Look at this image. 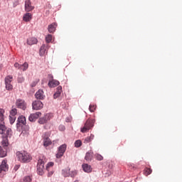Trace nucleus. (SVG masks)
<instances>
[{"instance_id": "nucleus-41", "label": "nucleus", "mask_w": 182, "mask_h": 182, "mask_svg": "<svg viewBox=\"0 0 182 182\" xmlns=\"http://www.w3.org/2000/svg\"><path fill=\"white\" fill-rule=\"evenodd\" d=\"M14 68H16V69H18V70H21V64L16 63L14 64Z\"/></svg>"}, {"instance_id": "nucleus-12", "label": "nucleus", "mask_w": 182, "mask_h": 182, "mask_svg": "<svg viewBox=\"0 0 182 182\" xmlns=\"http://www.w3.org/2000/svg\"><path fill=\"white\" fill-rule=\"evenodd\" d=\"M41 116H42V113H41V112L31 114L28 117V120L30 122H36L37 119H39V117H41Z\"/></svg>"}, {"instance_id": "nucleus-22", "label": "nucleus", "mask_w": 182, "mask_h": 182, "mask_svg": "<svg viewBox=\"0 0 182 182\" xmlns=\"http://www.w3.org/2000/svg\"><path fill=\"white\" fill-rule=\"evenodd\" d=\"M92 159H93V154L87 152L85 154V160H86V161H92Z\"/></svg>"}, {"instance_id": "nucleus-14", "label": "nucleus", "mask_w": 182, "mask_h": 182, "mask_svg": "<svg viewBox=\"0 0 182 182\" xmlns=\"http://www.w3.org/2000/svg\"><path fill=\"white\" fill-rule=\"evenodd\" d=\"M36 98H37L38 100H44L46 96L45 92H43V90H38V92L35 94Z\"/></svg>"}, {"instance_id": "nucleus-38", "label": "nucleus", "mask_w": 182, "mask_h": 182, "mask_svg": "<svg viewBox=\"0 0 182 182\" xmlns=\"http://www.w3.org/2000/svg\"><path fill=\"white\" fill-rule=\"evenodd\" d=\"M53 162H49L46 166V170L49 171V168H50V167H53Z\"/></svg>"}, {"instance_id": "nucleus-11", "label": "nucleus", "mask_w": 182, "mask_h": 182, "mask_svg": "<svg viewBox=\"0 0 182 182\" xmlns=\"http://www.w3.org/2000/svg\"><path fill=\"white\" fill-rule=\"evenodd\" d=\"M35 9V6H32V2L31 0H26L25 1V11L26 12H31Z\"/></svg>"}, {"instance_id": "nucleus-4", "label": "nucleus", "mask_w": 182, "mask_h": 182, "mask_svg": "<svg viewBox=\"0 0 182 182\" xmlns=\"http://www.w3.org/2000/svg\"><path fill=\"white\" fill-rule=\"evenodd\" d=\"M95 119H88L82 128L80 129L81 133H87L95 126Z\"/></svg>"}, {"instance_id": "nucleus-1", "label": "nucleus", "mask_w": 182, "mask_h": 182, "mask_svg": "<svg viewBox=\"0 0 182 182\" xmlns=\"http://www.w3.org/2000/svg\"><path fill=\"white\" fill-rule=\"evenodd\" d=\"M16 156L19 160L22 163H29L32 160V156L26 151L23 152H16Z\"/></svg>"}, {"instance_id": "nucleus-19", "label": "nucleus", "mask_w": 182, "mask_h": 182, "mask_svg": "<svg viewBox=\"0 0 182 182\" xmlns=\"http://www.w3.org/2000/svg\"><path fill=\"white\" fill-rule=\"evenodd\" d=\"M32 19V14L31 13H26L23 16V21L24 22H29Z\"/></svg>"}, {"instance_id": "nucleus-10", "label": "nucleus", "mask_w": 182, "mask_h": 182, "mask_svg": "<svg viewBox=\"0 0 182 182\" xmlns=\"http://www.w3.org/2000/svg\"><path fill=\"white\" fill-rule=\"evenodd\" d=\"M65 151H66V144H63L58 148V152L56 154L57 159H60V157L63 156L65 154Z\"/></svg>"}, {"instance_id": "nucleus-44", "label": "nucleus", "mask_w": 182, "mask_h": 182, "mask_svg": "<svg viewBox=\"0 0 182 182\" xmlns=\"http://www.w3.org/2000/svg\"><path fill=\"white\" fill-rule=\"evenodd\" d=\"M66 128L65 127V126L63 125H60L59 127V129L61 131V132H63V130H65Z\"/></svg>"}, {"instance_id": "nucleus-6", "label": "nucleus", "mask_w": 182, "mask_h": 182, "mask_svg": "<svg viewBox=\"0 0 182 182\" xmlns=\"http://www.w3.org/2000/svg\"><path fill=\"white\" fill-rule=\"evenodd\" d=\"M14 80V77L12 75H7L5 78V85L6 89L7 90H12L14 89V86L12 85V80Z\"/></svg>"}, {"instance_id": "nucleus-23", "label": "nucleus", "mask_w": 182, "mask_h": 182, "mask_svg": "<svg viewBox=\"0 0 182 182\" xmlns=\"http://www.w3.org/2000/svg\"><path fill=\"white\" fill-rule=\"evenodd\" d=\"M93 139H95V135L93 134H90V136H87L85 139H84V143L85 144H87V143H90V141H92V140H93Z\"/></svg>"}, {"instance_id": "nucleus-16", "label": "nucleus", "mask_w": 182, "mask_h": 182, "mask_svg": "<svg viewBox=\"0 0 182 182\" xmlns=\"http://www.w3.org/2000/svg\"><path fill=\"white\" fill-rule=\"evenodd\" d=\"M38 43V38L35 37H31L27 39V44L30 46H32V45H36Z\"/></svg>"}, {"instance_id": "nucleus-46", "label": "nucleus", "mask_w": 182, "mask_h": 182, "mask_svg": "<svg viewBox=\"0 0 182 182\" xmlns=\"http://www.w3.org/2000/svg\"><path fill=\"white\" fill-rule=\"evenodd\" d=\"M74 182H80L79 180H75Z\"/></svg>"}, {"instance_id": "nucleus-9", "label": "nucleus", "mask_w": 182, "mask_h": 182, "mask_svg": "<svg viewBox=\"0 0 182 182\" xmlns=\"http://www.w3.org/2000/svg\"><path fill=\"white\" fill-rule=\"evenodd\" d=\"M16 105L18 109H21V110H26V102L22 99H18L16 101Z\"/></svg>"}, {"instance_id": "nucleus-5", "label": "nucleus", "mask_w": 182, "mask_h": 182, "mask_svg": "<svg viewBox=\"0 0 182 182\" xmlns=\"http://www.w3.org/2000/svg\"><path fill=\"white\" fill-rule=\"evenodd\" d=\"M9 144V142L8 141V139H4L2 141V146H0V157L4 158L6 157V154L8 150V146Z\"/></svg>"}, {"instance_id": "nucleus-47", "label": "nucleus", "mask_w": 182, "mask_h": 182, "mask_svg": "<svg viewBox=\"0 0 182 182\" xmlns=\"http://www.w3.org/2000/svg\"><path fill=\"white\" fill-rule=\"evenodd\" d=\"M16 170H18V166H15L14 168Z\"/></svg>"}, {"instance_id": "nucleus-28", "label": "nucleus", "mask_w": 182, "mask_h": 182, "mask_svg": "<svg viewBox=\"0 0 182 182\" xmlns=\"http://www.w3.org/2000/svg\"><path fill=\"white\" fill-rule=\"evenodd\" d=\"M46 42L47 43H50L52 42V35L51 34H48L46 36Z\"/></svg>"}, {"instance_id": "nucleus-2", "label": "nucleus", "mask_w": 182, "mask_h": 182, "mask_svg": "<svg viewBox=\"0 0 182 182\" xmlns=\"http://www.w3.org/2000/svg\"><path fill=\"white\" fill-rule=\"evenodd\" d=\"M45 163H46V158L42 156L38 161L37 164V173L40 176H43V171L45 170Z\"/></svg>"}, {"instance_id": "nucleus-35", "label": "nucleus", "mask_w": 182, "mask_h": 182, "mask_svg": "<svg viewBox=\"0 0 182 182\" xmlns=\"http://www.w3.org/2000/svg\"><path fill=\"white\" fill-rule=\"evenodd\" d=\"M9 117H10L11 124H14V123H15V120H16V117H15L14 116H11V115H10Z\"/></svg>"}, {"instance_id": "nucleus-27", "label": "nucleus", "mask_w": 182, "mask_h": 182, "mask_svg": "<svg viewBox=\"0 0 182 182\" xmlns=\"http://www.w3.org/2000/svg\"><path fill=\"white\" fill-rule=\"evenodd\" d=\"M153 173V170L150 168H145L144 170V176H150Z\"/></svg>"}, {"instance_id": "nucleus-18", "label": "nucleus", "mask_w": 182, "mask_h": 182, "mask_svg": "<svg viewBox=\"0 0 182 182\" xmlns=\"http://www.w3.org/2000/svg\"><path fill=\"white\" fill-rule=\"evenodd\" d=\"M82 168L85 173H92V166L87 164H83Z\"/></svg>"}, {"instance_id": "nucleus-26", "label": "nucleus", "mask_w": 182, "mask_h": 182, "mask_svg": "<svg viewBox=\"0 0 182 182\" xmlns=\"http://www.w3.org/2000/svg\"><path fill=\"white\" fill-rule=\"evenodd\" d=\"M46 52V46L43 44L40 48V55L41 56H43Z\"/></svg>"}, {"instance_id": "nucleus-30", "label": "nucleus", "mask_w": 182, "mask_h": 182, "mask_svg": "<svg viewBox=\"0 0 182 182\" xmlns=\"http://www.w3.org/2000/svg\"><path fill=\"white\" fill-rule=\"evenodd\" d=\"M38 123H39V124H45L48 122H47L46 119H45V117H43L39 118Z\"/></svg>"}, {"instance_id": "nucleus-34", "label": "nucleus", "mask_w": 182, "mask_h": 182, "mask_svg": "<svg viewBox=\"0 0 182 182\" xmlns=\"http://www.w3.org/2000/svg\"><path fill=\"white\" fill-rule=\"evenodd\" d=\"M89 110H90V112L93 113V112H95V110H96V105H90Z\"/></svg>"}, {"instance_id": "nucleus-20", "label": "nucleus", "mask_w": 182, "mask_h": 182, "mask_svg": "<svg viewBox=\"0 0 182 182\" xmlns=\"http://www.w3.org/2000/svg\"><path fill=\"white\" fill-rule=\"evenodd\" d=\"M62 175L64 177H70V168L67 167L62 171Z\"/></svg>"}, {"instance_id": "nucleus-21", "label": "nucleus", "mask_w": 182, "mask_h": 182, "mask_svg": "<svg viewBox=\"0 0 182 182\" xmlns=\"http://www.w3.org/2000/svg\"><path fill=\"white\" fill-rule=\"evenodd\" d=\"M60 82L56 80H53L48 82L49 87H56V86H59Z\"/></svg>"}, {"instance_id": "nucleus-40", "label": "nucleus", "mask_w": 182, "mask_h": 182, "mask_svg": "<svg viewBox=\"0 0 182 182\" xmlns=\"http://www.w3.org/2000/svg\"><path fill=\"white\" fill-rule=\"evenodd\" d=\"M55 93H58V95H61V93H62V86H58L57 87V90H56Z\"/></svg>"}, {"instance_id": "nucleus-36", "label": "nucleus", "mask_w": 182, "mask_h": 182, "mask_svg": "<svg viewBox=\"0 0 182 182\" xmlns=\"http://www.w3.org/2000/svg\"><path fill=\"white\" fill-rule=\"evenodd\" d=\"M96 159L98 160V161H102L103 160V156L100 154H97L95 155Z\"/></svg>"}, {"instance_id": "nucleus-42", "label": "nucleus", "mask_w": 182, "mask_h": 182, "mask_svg": "<svg viewBox=\"0 0 182 182\" xmlns=\"http://www.w3.org/2000/svg\"><path fill=\"white\" fill-rule=\"evenodd\" d=\"M36 85H38V81H33V82H31V87H35Z\"/></svg>"}, {"instance_id": "nucleus-33", "label": "nucleus", "mask_w": 182, "mask_h": 182, "mask_svg": "<svg viewBox=\"0 0 182 182\" xmlns=\"http://www.w3.org/2000/svg\"><path fill=\"white\" fill-rule=\"evenodd\" d=\"M4 113H5V111L3 109L0 108V120H1V122H4Z\"/></svg>"}, {"instance_id": "nucleus-3", "label": "nucleus", "mask_w": 182, "mask_h": 182, "mask_svg": "<svg viewBox=\"0 0 182 182\" xmlns=\"http://www.w3.org/2000/svg\"><path fill=\"white\" fill-rule=\"evenodd\" d=\"M0 134H2L3 140L8 139V137H11L12 135V129H7L4 124H0Z\"/></svg>"}, {"instance_id": "nucleus-25", "label": "nucleus", "mask_w": 182, "mask_h": 182, "mask_svg": "<svg viewBox=\"0 0 182 182\" xmlns=\"http://www.w3.org/2000/svg\"><path fill=\"white\" fill-rule=\"evenodd\" d=\"M46 119V121L49 122L51 119H53V113H47L43 117Z\"/></svg>"}, {"instance_id": "nucleus-31", "label": "nucleus", "mask_w": 182, "mask_h": 182, "mask_svg": "<svg viewBox=\"0 0 182 182\" xmlns=\"http://www.w3.org/2000/svg\"><path fill=\"white\" fill-rule=\"evenodd\" d=\"M75 176H77V170L70 171V177L74 178Z\"/></svg>"}, {"instance_id": "nucleus-32", "label": "nucleus", "mask_w": 182, "mask_h": 182, "mask_svg": "<svg viewBox=\"0 0 182 182\" xmlns=\"http://www.w3.org/2000/svg\"><path fill=\"white\" fill-rule=\"evenodd\" d=\"M18 83H23L25 82V77L23 76H18L17 78Z\"/></svg>"}, {"instance_id": "nucleus-13", "label": "nucleus", "mask_w": 182, "mask_h": 182, "mask_svg": "<svg viewBox=\"0 0 182 182\" xmlns=\"http://www.w3.org/2000/svg\"><path fill=\"white\" fill-rule=\"evenodd\" d=\"M17 122V127H21V126H25L26 124V118L23 117V115H21L18 117Z\"/></svg>"}, {"instance_id": "nucleus-7", "label": "nucleus", "mask_w": 182, "mask_h": 182, "mask_svg": "<svg viewBox=\"0 0 182 182\" xmlns=\"http://www.w3.org/2000/svg\"><path fill=\"white\" fill-rule=\"evenodd\" d=\"M33 110H41L43 109V103L39 100H35L32 102Z\"/></svg>"}, {"instance_id": "nucleus-15", "label": "nucleus", "mask_w": 182, "mask_h": 182, "mask_svg": "<svg viewBox=\"0 0 182 182\" xmlns=\"http://www.w3.org/2000/svg\"><path fill=\"white\" fill-rule=\"evenodd\" d=\"M56 28H58V23H53L48 26V31L50 33H54L56 31Z\"/></svg>"}, {"instance_id": "nucleus-8", "label": "nucleus", "mask_w": 182, "mask_h": 182, "mask_svg": "<svg viewBox=\"0 0 182 182\" xmlns=\"http://www.w3.org/2000/svg\"><path fill=\"white\" fill-rule=\"evenodd\" d=\"M50 136V133L46 132L43 136V146L48 147L52 144V141L50 139H49V136Z\"/></svg>"}, {"instance_id": "nucleus-29", "label": "nucleus", "mask_w": 182, "mask_h": 182, "mask_svg": "<svg viewBox=\"0 0 182 182\" xmlns=\"http://www.w3.org/2000/svg\"><path fill=\"white\" fill-rule=\"evenodd\" d=\"M18 113V109L16 108H12L11 110L10 111V116H16Z\"/></svg>"}, {"instance_id": "nucleus-39", "label": "nucleus", "mask_w": 182, "mask_h": 182, "mask_svg": "<svg viewBox=\"0 0 182 182\" xmlns=\"http://www.w3.org/2000/svg\"><path fill=\"white\" fill-rule=\"evenodd\" d=\"M23 182H31L32 181V179L31 178V176H26L23 179Z\"/></svg>"}, {"instance_id": "nucleus-17", "label": "nucleus", "mask_w": 182, "mask_h": 182, "mask_svg": "<svg viewBox=\"0 0 182 182\" xmlns=\"http://www.w3.org/2000/svg\"><path fill=\"white\" fill-rule=\"evenodd\" d=\"M6 160L2 161L1 164L0 165V173H2V171H6V170H8V164H6Z\"/></svg>"}, {"instance_id": "nucleus-24", "label": "nucleus", "mask_w": 182, "mask_h": 182, "mask_svg": "<svg viewBox=\"0 0 182 182\" xmlns=\"http://www.w3.org/2000/svg\"><path fill=\"white\" fill-rule=\"evenodd\" d=\"M28 68H29V64L25 62L23 65H20V70L25 72L26 70H28Z\"/></svg>"}, {"instance_id": "nucleus-45", "label": "nucleus", "mask_w": 182, "mask_h": 182, "mask_svg": "<svg viewBox=\"0 0 182 182\" xmlns=\"http://www.w3.org/2000/svg\"><path fill=\"white\" fill-rule=\"evenodd\" d=\"M53 171L48 172V177H50V176H53Z\"/></svg>"}, {"instance_id": "nucleus-37", "label": "nucleus", "mask_w": 182, "mask_h": 182, "mask_svg": "<svg viewBox=\"0 0 182 182\" xmlns=\"http://www.w3.org/2000/svg\"><path fill=\"white\" fill-rule=\"evenodd\" d=\"M75 147H80V146H82V141H80V140H77V141L75 142Z\"/></svg>"}, {"instance_id": "nucleus-43", "label": "nucleus", "mask_w": 182, "mask_h": 182, "mask_svg": "<svg viewBox=\"0 0 182 182\" xmlns=\"http://www.w3.org/2000/svg\"><path fill=\"white\" fill-rule=\"evenodd\" d=\"M60 96V95L58 94V92H55V93L53 95L54 99H58V97H59Z\"/></svg>"}]
</instances>
